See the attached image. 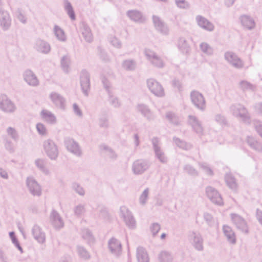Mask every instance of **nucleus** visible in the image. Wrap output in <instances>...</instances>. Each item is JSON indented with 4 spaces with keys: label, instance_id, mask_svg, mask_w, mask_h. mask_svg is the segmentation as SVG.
I'll return each instance as SVG.
<instances>
[{
    "label": "nucleus",
    "instance_id": "obj_30",
    "mask_svg": "<svg viewBox=\"0 0 262 262\" xmlns=\"http://www.w3.org/2000/svg\"><path fill=\"white\" fill-rule=\"evenodd\" d=\"M100 150L103 152L105 156L111 160L114 161L117 159L118 156L116 152L110 147L105 144L100 146Z\"/></svg>",
    "mask_w": 262,
    "mask_h": 262
},
{
    "label": "nucleus",
    "instance_id": "obj_53",
    "mask_svg": "<svg viewBox=\"0 0 262 262\" xmlns=\"http://www.w3.org/2000/svg\"><path fill=\"white\" fill-rule=\"evenodd\" d=\"M149 192V188H147L141 194L139 198V203L142 205H145L148 198Z\"/></svg>",
    "mask_w": 262,
    "mask_h": 262
},
{
    "label": "nucleus",
    "instance_id": "obj_21",
    "mask_svg": "<svg viewBox=\"0 0 262 262\" xmlns=\"http://www.w3.org/2000/svg\"><path fill=\"white\" fill-rule=\"evenodd\" d=\"M136 109L137 112L141 113L148 121H151L155 120L156 118L155 114L147 105L143 103L138 104L136 106Z\"/></svg>",
    "mask_w": 262,
    "mask_h": 262
},
{
    "label": "nucleus",
    "instance_id": "obj_25",
    "mask_svg": "<svg viewBox=\"0 0 262 262\" xmlns=\"http://www.w3.org/2000/svg\"><path fill=\"white\" fill-rule=\"evenodd\" d=\"M188 123L192 126L194 131L199 135H202L203 128L201 122L195 116H188Z\"/></svg>",
    "mask_w": 262,
    "mask_h": 262
},
{
    "label": "nucleus",
    "instance_id": "obj_62",
    "mask_svg": "<svg viewBox=\"0 0 262 262\" xmlns=\"http://www.w3.org/2000/svg\"><path fill=\"white\" fill-rule=\"evenodd\" d=\"M36 129L38 134L40 135L44 136L47 135V128L44 124L41 123H37L36 125Z\"/></svg>",
    "mask_w": 262,
    "mask_h": 262
},
{
    "label": "nucleus",
    "instance_id": "obj_5",
    "mask_svg": "<svg viewBox=\"0 0 262 262\" xmlns=\"http://www.w3.org/2000/svg\"><path fill=\"white\" fill-rule=\"evenodd\" d=\"M146 84L148 90L155 96L162 97L165 95L162 85L155 79H148L146 81Z\"/></svg>",
    "mask_w": 262,
    "mask_h": 262
},
{
    "label": "nucleus",
    "instance_id": "obj_50",
    "mask_svg": "<svg viewBox=\"0 0 262 262\" xmlns=\"http://www.w3.org/2000/svg\"><path fill=\"white\" fill-rule=\"evenodd\" d=\"M124 222L125 225L130 229H134L136 227V221L133 214L128 217H127L124 220Z\"/></svg>",
    "mask_w": 262,
    "mask_h": 262
},
{
    "label": "nucleus",
    "instance_id": "obj_48",
    "mask_svg": "<svg viewBox=\"0 0 262 262\" xmlns=\"http://www.w3.org/2000/svg\"><path fill=\"white\" fill-rule=\"evenodd\" d=\"M6 133L8 136L11 138L14 141H17L19 139V135L15 128L8 127L6 129Z\"/></svg>",
    "mask_w": 262,
    "mask_h": 262
},
{
    "label": "nucleus",
    "instance_id": "obj_7",
    "mask_svg": "<svg viewBox=\"0 0 262 262\" xmlns=\"http://www.w3.org/2000/svg\"><path fill=\"white\" fill-rule=\"evenodd\" d=\"M190 98L192 104L198 110L204 111L206 109V101L202 94L197 91L190 93Z\"/></svg>",
    "mask_w": 262,
    "mask_h": 262
},
{
    "label": "nucleus",
    "instance_id": "obj_41",
    "mask_svg": "<svg viewBox=\"0 0 262 262\" xmlns=\"http://www.w3.org/2000/svg\"><path fill=\"white\" fill-rule=\"evenodd\" d=\"M35 166L43 173L49 174V170L46 166V161L42 159H37L35 160Z\"/></svg>",
    "mask_w": 262,
    "mask_h": 262
},
{
    "label": "nucleus",
    "instance_id": "obj_63",
    "mask_svg": "<svg viewBox=\"0 0 262 262\" xmlns=\"http://www.w3.org/2000/svg\"><path fill=\"white\" fill-rule=\"evenodd\" d=\"M73 189L80 195H83L84 194V190L83 188L80 186L78 183H74L72 184Z\"/></svg>",
    "mask_w": 262,
    "mask_h": 262
},
{
    "label": "nucleus",
    "instance_id": "obj_61",
    "mask_svg": "<svg viewBox=\"0 0 262 262\" xmlns=\"http://www.w3.org/2000/svg\"><path fill=\"white\" fill-rule=\"evenodd\" d=\"M175 3L181 9H188L190 6L189 3L186 0H175Z\"/></svg>",
    "mask_w": 262,
    "mask_h": 262
},
{
    "label": "nucleus",
    "instance_id": "obj_64",
    "mask_svg": "<svg viewBox=\"0 0 262 262\" xmlns=\"http://www.w3.org/2000/svg\"><path fill=\"white\" fill-rule=\"evenodd\" d=\"M82 236L83 238L90 241L93 239L91 232L88 229H84L82 230Z\"/></svg>",
    "mask_w": 262,
    "mask_h": 262
},
{
    "label": "nucleus",
    "instance_id": "obj_60",
    "mask_svg": "<svg viewBox=\"0 0 262 262\" xmlns=\"http://www.w3.org/2000/svg\"><path fill=\"white\" fill-rule=\"evenodd\" d=\"M161 229V226L159 223H154L150 226V231H151L152 236H155L159 232Z\"/></svg>",
    "mask_w": 262,
    "mask_h": 262
},
{
    "label": "nucleus",
    "instance_id": "obj_6",
    "mask_svg": "<svg viewBox=\"0 0 262 262\" xmlns=\"http://www.w3.org/2000/svg\"><path fill=\"white\" fill-rule=\"evenodd\" d=\"M43 149L47 155L51 160H56L58 156L59 151L57 145L52 140H45L43 143Z\"/></svg>",
    "mask_w": 262,
    "mask_h": 262
},
{
    "label": "nucleus",
    "instance_id": "obj_51",
    "mask_svg": "<svg viewBox=\"0 0 262 262\" xmlns=\"http://www.w3.org/2000/svg\"><path fill=\"white\" fill-rule=\"evenodd\" d=\"M74 214L77 216H82L85 212V205L79 204L76 205L73 208Z\"/></svg>",
    "mask_w": 262,
    "mask_h": 262
},
{
    "label": "nucleus",
    "instance_id": "obj_39",
    "mask_svg": "<svg viewBox=\"0 0 262 262\" xmlns=\"http://www.w3.org/2000/svg\"><path fill=\"white\" fill-rule=\"evenodd\" d=\"M81 33L85 40L88 42L92 41L93 37L90 28L87 25L83 24L81 28Z\"/></svg>",
    "mask_w": 262,
    "mask_h": 262
},
{
    "label": "nucleus",
    "instance_id": "obj_1",
    "mask_svg": "<svg viewBox=\"0 0 262 262\" xmlns=\"http://www.w3.org/2000/svg\"><path fill=\"white\" fill-rule=\"evenodd\" d=\"M230 112L233 116L240 119L245 123H250V117L249 114L243 105L239 103L231 105L230 107Z\"/></svg>",
    "mask_w": 262,
    "mask_h": 262
},
{
    "label": "nucleus",
    "instance_id": "obj_16",
    "mask_svg": "<svg viewBox=\"0 0 262 262\" xmlns=\"http://www.w3.org/2000/svg\"><path fill=\"white\" fill-rule=\"evenodd\" d=\"M50 222L52 226L56 230H59L64 226V221L59 213L52 210L50 215Z\"/></svg>",
    "mask_w": 262,
    "mask_h": 262
},
{
    "label": "nucleus",
    "instance_id": "obj_29",
    "mask_svg": "<svg viewBox=\"0 0 262 262\" xmlns=\"http://www.w3.org/2000/svg\"><path fill=\"white\" fill-rule=\"evenodd\" d=\"M152 20L154 25L158 31L164 35H166L168 33L169 30L167 26L159 17L154 15L152 16Z\"/></svg>",
    "mask_w": 262,
    "mask_h": 262
},
{
    "label": "nucleus",
    "instance_id": "obj_57",
    "mask_svg": "<svg viewBox=\"0 0 262 262\" xmlns=\"http://www.w3.org/2000/svg\"><path fill=\"white\" fill-rule=\"evenodd\" d=\"M4 146L6 149L11 153L15 151V146L10 140L6 139L4 141Z\"/></svg>",
    "mask_w": 262,
    "mask_h": 262
},
{
    "label": "nucleus",
    "instance_id": "obj_54",
    "mask_svg": "<svg viewBox=\"0 0 262 262\" xmlns=\"http://www.w3.org/2000/svg\"><path fill=\"white\" fill-rule=\"evenodd\" d=\"M239 86L240 88L243 90V91H254L255 89V86L251 83H250L249 82L246 81V80H243L240 82L239 83Z\"/></svg>",
    "mask_w": 262,
    "mask_h": 262
},
{
    "label": "nucleus",
    "instance_id": "obj_15",
    "mask_svg": "<svg viewBox=\"0 0 262 262\" xmlns=\"http://www.w3.org/2000/svg\"><path fill=\"white\" fill-rule=\"evenodd\" d=\"M109 251L116 256H119L122 252V245L120 241L115 237H112L108 241Z\"/></svg>",
    "mask_w": 262,
    "mask_h": 262
},
{
    "label": "nucleus",
    "instance_id": "obj_8",
    "mask_svg": "<svg viewBox=\"0 0 262 262\" xmlns=\"http://www.w3.org/2000/svg\"><path fill=\"white\" fill-rule=\"evenodd\" d=\"M104 88L105 89L108 95V101L109 103L114 107L118 108L121 106V102L117 97L113 94L109 81L105 78L102 79Z\"/></svg>",
    "mask_w": 262,
    "mask_h": 262
},
{
    "label": "nucleus",
    "instance_id": "obj_26",
    "mask_svg": "<svg viewBox=\"0 0 262 262\" xmlns=\"http://www.w3.org/2000/svg\"><path fill=\"white\" fill-rule=\"evenodd\" d=\"M195 19L198 26L202 29L208 31H212L214 30V27L213 24L204 17L197 15Z\"/></svg>",
    "mask_w": 262,
    "mask_h": 262
},
{
    "label": "nucleus",
    "instance_id": "obj_44",
    "mask_svg": "<svg viewBox=\"0 0 262 262\" xmlns=\"http://www.w3.org/2000/svg\"><path fill=\"white\" fill-rule=\"evenodd\" d=\"M173 142L179 148L184 150L190 149L192 147V145L190 144L187 143L186 142L177 138L173 137Z\"/></svg>",
    "mask_w": 262,
    "mask_h": 262
},
{
    "label": "nucleus",
    "instance_id": "obj_13",
    "mask_svg": "<svg viewBox=\"0 0 262 262\" xmlns=\"http://www.w3.org/2000/svg\"><path fill=\"white\" fill-rule=\"evenodd\" d=\"M206 193L208 199L214 204L222 206L223 205V200L221 195L217 190L211 186L206 188Z\"/></svg>",
    "mask_w": 262,
    "mask_h": 262
},
{
    "label": "nucleus",
    "instance_id": "obj_46",
    "mask_svg": "<svg viewBox=\"0 0 262 262\" xmlns=\"http://www.w3.org/2000/svg\"><path fill=\"white\" fill-rule=\"evenodd\" d=\"M183 169L185 172L191 176L196 177L199 175L198 170L190 164H186L184 166Z\"/></svg>",
    "mask_w": 262,
    "mask_h": 262
},
{
    "label": "nucleus",
    "instance_id": "obj_14",
    "mask_svg": "<svg viewBox=\"0 0 262 262\" xmlns=\"http://www.w3.org/2000/svg\"><path fill=\"white\" fill-rule=\"evenodd\" d=\"M80 85L83 94L88 96L90 90V74L86 70H82L80 75Z\"/></svg>",
    "mask_w": 262,
    "mask_h": 262
},
{
    "label": "nucleus",
    "instance_id": "obj_47",
    "mask_svg": "<svg viewBox=\"0 0 262 262\" xmlns=\"http://www.w3.org/2000/svg\"><path fill=\"white\" fill-rule=\"evenodd\" d=\"M14 16L22 24H26L27 23V18L21 9H17L14 13Z\"/></svg>",
    "mask_w": 262,
    "mask_h": 262
},
{
    "label": "nucleus",
    "instance_id": "obj_33",
    "mask_svg": "<svg viewBox=\"0 0 262 262\" xmlns=\"http://www.w3.org/2000/svg\"><path fill=\"white\" fill-rule=\"evenodd\" d=\"M53 33L56 39L61 42H66L67 36L63 30L57 25H55L53 28Z\"/></svg>",
    "mask_w": 262,
    "mask_h": 262
},
{
    "label": "nucleus",
    "instance_id": "obj_37",
    "mask_svg": "<svg viewBox=\"0 0 262 262\" xmlns=\"http://www.w3.org/2000/svg\"><path fill=\"white\" fill-rule=\"evenodd\" d=\"M63 8L71 20H74L76 16L72 4L68 0H63Z\"/></svg>",
    "mask_w": 262,
    "mask_h": 262
},
{
    "label": "nucleus",
    "instance_id": "obj_9",
    "mask_svg": "<svg viewBox=\"0 0 262 262\" xmlns=\"http://www.w3.org/2000/svg\"><path fill=\"white\" fill-rule=\"evenodd\" d=\"M230 217L232 223L238 230L246 234L249 233L247 223L243 217L236 213H231Z\"/></svg>",
    "mask_w": 262,
    "mask_h": 262
},
{
    "label": "nucleus",
    "instance_id": "obj_43",
    "mask_svg": "<svg viewBox=\"0 0 262 262\" xmlns=\"http://www.w3.org/2000/svg\"><path fill=\"white\" fill-rule=\"evenodd\" d=\"M201 51L208 56H211L213 54L214 50L213 48L208 43L202 42L200 45Z\"/></svg>",
    "mask_w": 262,
    "mask_h": 262
},
{
    "label": "nucleus",
    "instance_id": "obj_32",
    "mask_svg": "<svg viewBox=\"0 0 262 262\" xmlns=\"http://www.w3.org/2000/svg\"><path fill=\"white\" fill-rule=\"evenodd\" d=\"M247 143L253 150L258 152H262V143L257 141L252 137H248Z\"/></svg>",
    "mask_w": 262,
    "mask_h": 262
},
{
    "label": "nucleus",
    "instance_id": "obj_59",
    "mask_svg": "<svg viewBox=\"0 0 262 262\" xmlns=\"http://www.w3.org/2000/svg\"><path fill=\"white\" fill-rule=\"evenodd\" d=\"M109 41L115 48L119 49L122 46V43L120 40L115 36H110L109 38Z\"/></svg>",
    "mask_w": 262,
    "mask_h": 262
},
{
    "label": "nucleus",
    "instance_id": "obj_3",
    "mask_svg": "<svg viewBox=\"0 0 262 262\" xmlns=\"http://www.w3.org/2000/svg\"><path fill=\"white\" fill-rule=\"evenodd\" d=\"M144 53L147 60L154 67L158 68H163L164 67L165 63L163 59L154 51L145 49Z\"/></svg>",
    "mask_w": 262,
    "mask_h": 262
},
{
    "label": "nucleus",
    "instance_id": "obj_19",
    "mask_svg": "<svg viewBox=\"0 0 262 262\" xmlns=\"http://www.w3.org/2000/svg\"><path fill=\"white\" fill-rule=\"evenodd\" d=\"M1 110L6 113H12L15 111L16 106L6 95H1Z\"/></svg>",
    "mask_w": 262,
    "mask_h": 262
},
{
    "label": "nucleus",
    "instance_id": "obj_52",
    "mask_svg": "<svg viewBox=\"0 0 262 262\" xmlns=\"http://www.w3.org/2000/svg\"><path fill=\"white\" fill-rule=\"evenodd\" d=\"M77 249L78 254L80 257L85 259H88L90 258V254L83 247L78 246Z\"/></svg>",
    "mask_w": 262,
    "mask_h": 262
},
{
    "label": "nucleus",
    "instance_id": "obj_55",
    "mask_svg": "<svg viewBox=\"0 0 262 262\" xmlns=\"http://www.w3.org/2000/svg\"><path fill=\"white\" fill-rule=\"evenodd\" d=\"M132 214V212L125 206H121L120 208L119 216L123 220H124L127 217L129 216Z\"/></svg>",
    "mask_w": 262,
    "mask_h": 262
},
{
    "label": "nucleus",
    "instance_id": "obj_58",
    "mask_svg": "<svg viewBox=\"0 0 262 262\" xmlns=\"http://www.w3.org/2000/svg\"><path fill=\"white\" fill-rule=\"evenodd\" d=\"M199 165L206 174L212 176L213 174V172L211 168L209 166V165L206 163L203 162H199Z\"/></svg>",
    "mask_w": 262,
    "mask_h": 262
},
{
    "label": "nucleus",
    "instance_id": "obj_10",
    "mask_svg": "<svg viewBox=\"0 0 262 262\" xmlns=\"http://www.w3.org/2000/svg\"><path fill=\"white\" fill-rule=\"evenodd\" d=\"M151 143L155 154V157L162 163H167L168 161L167 158L161 148L159 139L157 137L153 138L151 139Z\"/></svg>",
    "mask_w": 262,
    "mask_h": 262
},
{
    "label": "nucleus",
    "instance_id": "obj_40",
    "mask_svg": "<svg viewBox=\"0 0 262 262\" xmlns=\"http://www.w3.org/2000/svg\"><path fill=\"white\" fill-rule=\"evenodd\" d=\"M61 67L65 73H68L70 70L71 59L69 55L63 56L60 61Z\"/></svg>",
    "mask_w": 262,
    "mask_h": 262
},
{
    "label": "nucleus",
    "instance_id": "obj_56",
    "mask_svg": "<svg viewBox=\"0 0 262 262\" xmlns=\"http://www.w3.org/2000/svg\"><path fill=\"white\" fill-rule=\"evenodd\" d=\"M10 237L12 241L13 244L16 246V247L20 251L21 253H23V249L20 246L19 242L16 238L15 233L14 232H10L9 233Z\"/></svg>",
    "mask_w": 262,
    "mask_h": 262
},
{
    "label": "nucleus",
    "instance_id": "obj_11",
    "mask_svg": "<svg viewBox=\"0 0 262 262\" xmlns=\"http://www.w3.org/2000/svg\"><path fill=\"white\" fill-rule=\"evenodd\" d=\"M67 149L73 155L80 157L82 155V150L79 144L73 139L67 138L64 141Z\"/></svg>",
    "mask_w": 262,
    "mask_h": 262
},
{
    "label": "nucleus",
    "instance_id": "obj_23",
    "mask_svg": "<svg viewBox=\"0 0 262 262\" xmlns=\"http://www.w3.org/2000/svg\"><path fill=\"white\" fill-rule=\"evenodd\" d=\"M23 75L24 80L28 85L32 86H36L39 85V81L35 73L31 70H26Z\"/></svg>",
    "mask_w": 262,
    "mask_h": 262
},
{
    "label": "nucleus",
    "instance_id": "obj_27",
    "mask_svg": "<svg viewBox=\"0 0 262 262\" xmlns=\"http://www.w3.org/2000/svg\"><path fill=\"white\" fill-rule=\"evenodd\" d=\"M223 232L228 243L233 245L236 243L235 233L231 227L228 225H224L223 226Z\"/></svg>",
    "mask_w": 262,
    "mask_h": 262
},
{
    "label": "nucleus",
    "instance_id": "obj_42",
    "mask_svg": "<svg viewBox=\"0 0 262 262\" xmlns=\"http://www.w3.org/2000/svg\"><path fill=\"white\" fill-rule=\"evenodd\" d=\"M158 260L159 262H172L173 257L169 252L162 251L158 255Z\"/></svg>",
    "mask_w": 262,
    "mask_h": 262
},
{
    "label": "nucleus",
    "instance_id": "obj_18",
    "mask_svg": "<svg viewBox=\"0 0 262 262\" xmlns=\"http://www.w3.org/2000/svg\"><path fill=\"white\" fill-rule=\"evenodd\" d=\"M32 235L35 241L42 244L46 242V236L45 232L37 224H34L31 229Z\"/></svg>",
    "mask_w": 262,
    "mask_h": 262
},
{
    "label": "nucleus",
    "instance_id": "obj_20",
    "mask_svg": "<svg viewBox=\"0 0 262 262\" xmlns=\"http://www.w3.org/2000/svg\"><path fill=\"white\" fill-rule=\"evenodd\" d=\"M49 98L56 106L61 110L65 109L66 100L60 94L55 92H52L49 95Z\"/></svg>",
    "mask_w": 262,
    "mask_h": 262
},
{
    "label": "nucleus",
    "instance_id": "obj_28",
    "mask_svg": "<svg viewBox=\"0 0 262 262\" xmlns=\"http://www.w3.org/2000/svg\"><path fill=\"white\" fill-rule=\"evenodd\" d=\"M40 115L42 119L48 124H55L57 122L55 115L50 111L42 110Z\"/></svg>",
    "mask_w": 262,
    "mask_h": 262
},
{
    "label": "nucleus",
    "instance_id": "obj_36",
    "mask_svg": "<svg viewBox=\"0 0 262 262\" xmlns=\"http://www.w3.org/2000/svg\"><path fill=\"white\" fill-rule=\"evenodd\" d=\"M241 21L242 25L246 29L251 30L254 28L255 24L252 18L247 15H243L241 17Z\"/></svg>",
    "mask_w": 262,
    "mask_h": 262
},
{
    "label": "nucleus",
    "instance_id": "obj_31",
    "mask_svg": "<svg viewBox=\"0 0 262 262\" xmlns=\"http://www.w3.org/2000/svg\"><path fill=\"white\" fill-rule=\"evenodd\" d=\"M11 25V19L7 11H1V27L4 30H8Z\"/></svg>",
    "mask_w": 262,
    "mask_h": 262
},
{
    "label": "nucleus",
    "instance_id": "obj_45",
    "mask_svg": "<svg viewBox=\"0 0 262 262\" xmlns=\"http://www.w3.org/2000/svg\"><path fill=\"white\" fill-rule=\"evenodd\" d=\"M122 67L126 71H133L136 69V62L133 59L125 60L122 63Z\"/></svg>",
    "mask_w": 262,
    "mask_h": 262
},
{
    "label": "nucleus",
    "instance_id": "obj_49",
    "mask_svg": "<svg viewBox=\"0 0 262 262\" xmlns=\"http://www.w3.org/2000/svg\"><path fill=\"white\" fill-rule=\"evenodd\" d=\"M166 118L170 122L174 125H177L180 123V120L178 117L172 112H167L166 114Z\"/></svg>",
    "mask_w": 262,
    "mask_h": 262
},
{
    "label": "nucleus",
    "instance_id": "obj_17",
    "mask_svg": "<svg viewBox=\"0 0 262 262\" xmlns=\"http://www.w3.org/2000/svg\"><path fill=\"white\" fill-rule=\"evenodd\" d=\"M225 59L233 67L237 69L243 67L244 63L242 60L233 52L228 51L225 53Z\"/></svg>",
    "mask_w": 262,
    "mask_h": 262
},
{
    "label": "nucleus",
    "instance_id": "obj_4",
    "mask_svg": "<svg viewBox=\"0 0 262 262\" xmlns=\"http://www.w3.org/2000/svg\"><path fill=\"white\" fill-rule=\"evenodd\" d=\"M150 166L147 160L140 159L135 160L132 165V171L135 175H141L146 171Z\"/></svg>",
    "mask_w": 262,
    "mask_h": 262
},
{
    "label": "nucleus",
    "instance_id": "obj_2",
    "mask_svg": "<svg viewBox=\"0 0 262 262\" xmlns=\"http://www.w3.org/2000/svg\"><path fill=\"white\" fill-rule=\"evenodd\" d=\"M187 238L190 244L193 247L199 251H202L204 249L203 238L200 233L196 231H190L187 235Z\"/></svg>",
    "mask_w": 262,
    "mask_h": 262
},
{
    "label": "nucleus",
    "instance_id": "obj_22",
    "mask_svg": "<svg viewBox=\"0 0 262 262\" xmlns=\"http://www.w3.org/2000/svg\"><path fill=\"white\" fill-rule=\"evenodd\" d=\"M33 48L36 51L42 54H48L51 51V46L46 41L37 39L33 45Z\"/></svg>",
    "mask_w": 262,
    "mask_h": 262
},
{
    "label": "nucleus",
    "instance_id": "obj_35",
    "mask_svg": "<svg viewBox=\"0 0 262 262\" xmlns=\"http://www.w3.org/2000/svg\"><path fill=\"white\" fill-rule=\"evenodd\" d=\"M177 46L179 50L183 54H189L190 51V48L189 45L183 37H180L179 39Z\"/></svg>",
    "mask_w": 262,
    "mask_h": 262
},
{
    "label": "nucleus",
    "instance_id": "obj_12",
    "mask_svg": "<svg viewBox=\"0 0 262 262\" xmlns=\"http://www.w3.org/2000/svg\"><path fill=\"white\" fill-rule=\"evenodd\" d=\"M26 185L29 192L33 196H39L42 193L40 185L33 177H28L26 180Z\"/></svg>",
    "mask_w": 262,
    "mask_h": 262
},
{
    "label": "nucleus",
    "instance_id": "obj_34",
    "mask_svg": "<svg viewBox=\"0 0 262 262\" xmlns=\"http://www.w3.org/2000/svg\"><path fill=\"white\" fill-rule=\"evenodd\" d=\"M136 256L138 262H149V258L146 250L142 247L137 249Z\"/></svg>",
    "mask_w": 262,
    "mask_h": 262
},
{
    "label": "nucleus",
    "instance_id": "obj_38",
    "mask_svg": "<svg viewBox=\"0 0 262 262\" xmlns=\"http://www.w3.org/2000/svg\"><path fill=\"white\" fill-rule=\"evenodd\" d=\"M225 180L228 187L233 189L236 190L237 188V184L235 178L231 173H227L225 176Z\"/></svg>",
    "mask_w": 262,
    "mask_h": 262
},
{
    "label": "nucleus",
    "instance_id": "obj_24",
    "mask_svg": "<svg viewBox=\"0 0 262 262\" xmlns=\"http://www.w3.org/2000/svg\"><path fill=\"white\" fill-rule=\"evenodd\" d=\"M126 15L132 21L135 23H142L145 20L142 13L137 10H128L126 12Z\"/></svg>",
    "mask_w": 262,
    "mask_h": 262
}]
</instances>
